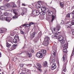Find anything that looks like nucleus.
<instances>
[{"label": "nucleus", "mask_w": 74, "mask_h": 74, "mask_svg": "<svg viewBox=\"0 0 74 74\" xmlns=\"http://www.w3.org/2000/svg\"><path fill=\"white\" fill-rule=\"evenodd\" d=\"M10 7H11V5L9 3L6 4L5 5V7L6 8H10Z\"/></svg>", "instance_id": "obj_26"}, {"label": "nucleus", "mask_w": 74, "mask_h": 74, "mask_svg": "<svg viewBox=\"0 0 74 74\" xmlns=\"http://www.w3.org/2000/svg\"><path fill=\"white\" fill-rule=\"evenodd\" d=\"M5 1H9V0H4Z\"/></svg>", "instance_id": "obj_61"}, {"label": "nucleus", "mask_w": 74, "mask_h": 74, "mask_svg": "<svg viewBox=\"0 0 74 74\" xmlns=\"http://www.w3.org/2000/svg\"><path fill=\"white\" fill-rule=\"evenodd\" d=\"M37 66L36 67L39 70H41L40 69L42 67L41 65L39 64V63H37L36 64Z\"/></svg>", "instance_id": "obj_9"}, {"label": "nucleus", "mask_w": 74, "mask_h": 74, "mask_svg": "<svg viewBox=\"0 0 74 74\" xmlns=\"http://www.w3.org/2000/svg\"><path fill=\"white\" fill-rule=\"evenodd\" d=\"M60 34V32H57L55 33V35H59Z\"/></svg>", "instance_id": "obj_33"}, {"label": "nucleus", "mask_w": 74, "mask_h": 74, "mask_svg": "<svg viewBox=\"0 0 74 74\" xmlns=\"http://www.w3.org/2000/svg\"><path fill=\"white\" fill-rule=\"evenodd\" d=\"M38 35L39 36L37 37L36 38H35L34 40V41L35 43L37 42L38 41L39 38H40V37L41 36V33L40 32L38 34Z\"/></svg>", "instance_id": "obj_5"}, {"label": "nucleus", "mask_w": 74, "mask_h": 74, "mask_svg": "<svg viewBox=\"0 0 74 74\" xmlns=\"http://www.w3.org/2000/svg\"><path fill=\"white\" fill-rule=\"evenodd\" d=\"M51 38L53 39H56L58 38V36L56 35H53L52 36Z\"/></svg>", "instance_id": "obj_21"}, {"label": "nucleus", "mask_w": 74, "mask_h": 74, "mask_svg": "<svg viewBox=\"0 0 74 74\" xmlns=\"http://www.w3.org/2000/svg\"><path fill=\"white\" fill-rule=\"evenodd\" d=\"M45 74H46V73H47V71H45Z\"/></svg>", "instance_id": "obj_60"}, {"label": "nucleus", "mask_w": 74, "mask_h": 74, "mask_svg": "<svg viewBox=\"0 0 74 74\" xmlns=\"http://www.w3.org/2000/svg\"><path fill=\"white\" fill-rule=\"evenodd\" d=\"M42 53L41 51L38 52L36 54V56L37 58H42Z\"/></svg>", "instance_id": "obj_6"}, {"label": "nucleus", "mask_w": 74, "mask_h": 74, "mask_svg": "<svg viewBox=\"0 0 74 74\" xmlns=\"http://www.w3.org/2000/svg\"><path fill=\"white\" fill-rule=\"evenodd\" d=\"M10 35L12 36H14V32H11L10 33Z\"/></svg>", "instance_id": "obj_40"}, {"label": "nucleus", "mask_w": 74, "mask_h": 74, "mask_svg": "<svg viewBox=\"0 0 74 74\" xmlns=\"http://www.w3.org/2000/svg\"><path fill=\"white\" fill-rule=\"evenodd\" d=\"M55 29H56V28H53V30L54 31V32H55L56 30Z\"/></svg>", "instance_id": "obj_55"}, {"label": "nucleus", "mask_w": 74, "mask_h": 74, "mask_svg": "<svg viewBox=\"0 0 74 74\" xmlns=\"http://www.w3.org/2000/svg\"><path fill=\"white\" fill-rule=\"evenodd\" d=\"M72 35H74V29L73 30V32L72 33Z\"/></svg>", "instance_id": "obj_52"}, {"label": "nucleus", "mask_w": 74, "mask_h": 74, "mask_svg": "<svg viewBox=\"0 0 74 74\" xmlns=\"http://www.w3.org/2000/svg\"><path fill=\"white\" fill-rule=\"evenodd\" d=\"M1 57V53H0V58Z\"/></svg>", "instance_id": "obj_59"}, {"label": "nucleus", "mask_w": 74, "mask_h": 74, "mask_svg": "<svg viewBox=\"0 0 74 74\" xmlns=\"http://www.w3.org/2000/svg\"><path fill=\"white\" fill-rule=\"evenodd\" d=\"M41 1H38V3L37 4H41Z\"/></svg>", "instance_id": "obj_48"}, {"label": "nucleus", "mask_w": 74, "mask_h": 74, "mask_svg": "<svg viewBox=\"0 0 74 74\" xmlns=\"http://www.w3.org/2000/svg\"><path fill=\"white\" fill-rule=\"evenodd\" d=\"M33 14L34 15V14H36V13L34 12V11L33 12Z\"/></svg>", "instance_id": "obj_56"}, {"label": "nucleus", "mask_w": 74, "mask_h": 74, "mask_svg": "<svg viewBox=\"0 0 74 74\" xmlns=\"http://www.w3.org/2000/svg\"><path fill=\"white\" fill-rule=\"evenodd\" d=\"M40 4H41L42 5H43V4H44V2H41V3H40Z\"/></svg>", "instance_id": "obj_49"}, {"label": "nucleus", "mask_w": 74, "mask_h": 74, "mask_svg": "<svg viewBox=\"0 0 74 74\" xmlns=\"http://www.w3.org/2000/svg\"><path fill=\"white\" fill-rule=\"evenodd\" d=\"M60 25H63L64 24V21L63 20L61 21V22L60 23Z\"/></svg>", "instance_id": "obj_37"}, {"label": "nucleus", "mask_w": 74, "mask_h": 74, "mask_svg": "<svg viewBox=\"0 0 74 74\" xmlns=\"http://www.w3.org/2000/svg\"><path fill=\"white\" fill-rule=\"evenodd\" d=\"M34 12L36 13V14H34V15H38L40 14V12L38 10H35L34 11Z\"/></svg>", "instance_id": "obj_18"}, {"label": "nucleus", "mask_w": 74, "mask_h": 74, "mask_svg": "<svg viewBox=\"0 0 74 74\" xmlns=\"http://www.w3.org/2000/svg\"><path fill=\"white\" fill-rule=\"evenodd\" d=\"M22 5H23V6H26V4L24 3H23L22 4Z\"/></svg>", "instance_id": "obj_50"}, {"label": "nucleus", "mask_w": 74, "mask_h": 74, "mask_svg": "<svg viewBox=\"0 0 74 74\" xmlns=\"http://www.w3.org/2000/svg\"><path fill=\"white\" fill-rule=\"evenodd\" d=\"M58 40L59 41H60V43L61 44H63L65 43V40L63 37V36H59L58 38Z\"/></svg>", "instance_id": "obj_2"}, {"label": "nucleus", "mask_w": 74, "mask_h": 74, "mask_svg": "<svg viewBox=\"0 0 74 74\" xmlns=\"http://www.w3.org/2000/svg\"><path fill=\"white\" fill-rule=\"evenodd\" d=\"M25 52L26 53L27 55L28 56V57L29 58H31L32 57V55L31 53H29V51H25Z\"/></svg>", "instance_id": "obj_12"}, {"label": "nucleus", "mask_w": 74, "mask_h": 74, "mask_svg": "<svg viewBox=\"0 0 74 74\" xmlns=\"http://www.w3.org/2000/svg\"><path fill=\"white\" fill-rule=\"evenodd\" d=\"M17 3H18V4L19 5L20 4H21V1H20V0H18L17 1Z\"/></svg>", "instance_id": "obj_44"}, {"label": "nucleus", "mask_w": 74, "mask_h": 74, "mask_svg": "<svg viewBox=\"0 0 74 74\" xmlns=\"http://www.w3.org/2000/svg\"><path fill=\"white\" fill-rule=\"evenodd\" d=\"M49 40V38L48 36H45L44 38V41H47L48 42V41Z\"/></svg>", "instance_id": "obj_13"}, {"label": "nucleus", "mask_w": 74, "mask_h": 74, "mask_svg": "<svg viewBox=\"0 0 74 74\" xmlns=\"http://www.w3.org/2000/svg\"><path fill=\"white\" fill-rule=\"evenodd\" d=\"M22 15H23V14H24L23 13H21Z\"/></svg>", "instance_id": "obj_63"}, {"label": "nucleus", "mask_w": 74, "mask_h": 74, "mask_svg": "<svg viewBox=\"0 0 74 74\" xmlns=\"http://www.w3.org/2000/svg\"><path fill=\"white\" fill-rule=\"evenodd\" d=\"M48 13L49 15H53V12L52 11H50L48 12Z\"/></svg>", "instance_id": "obj_34"}, {"label": "nucleus", "mask_w": 74, "mask_h": 74, "mask_svg": "<svg viewBox=\"0 0 74 74\" xmlns=\"http://www.w3.org/2000/svg\"><path fill=\"white\" fill-rule=\"evenodd\" d=\"M26 27H29H29L31 26V25H30L29 24H27L26 25Z\"/></svg>", "instance_id": "obj_42"}, {"label": "nucleus", "mask_w": 74, "mask_h": 74, "mask_svg": "<svg viewBox=\"0 0 74 74\" xmlns=\"http://www.w3.org/2000/svg\"><path fill=\"white\" fill-rule=\"evenodd\" d=\"M67 51V49L65 48V49H63V52H66Z\"/></svg>", "instance_id": "obj_38"}, {"label": "nucleus", "mask_w": 74, "mask_h": 74, "mask_svg": "<svg viewBox=\"0 0 74 74\" xmlns=\"http://www.w3.org/2000/svg\"><path fill=\"white\" fill-rule=\"evenodd\" d=\"M36 6L38 8H41V5L40 3H37L36 5Z\"/></svg>", "instance_id": "obj_20"}, {"label": "nucleus", "mask_w": 74, "mask_h": 74, "mask_svg": "<svg viewBox=\"0 0 74 74\" xmlns=\"http://www.w3.org/2000/svg\"><path fill=\"white\" fill-rule=\"evenodd\" d=\"M13 41L15 43V44H16L17 42V41H16V39L15 38H14L13 40Z\"/></svg>", "instance_id": "obj_32"}, {"label": "nucleus", "mask_w": 74, "mask_h": 74, "mask_svg": "<svg viewBox=\"0 0 74 74\" xmlns=\"http://www.w3.org/2000/svg\"><path fill=\"white\" fill-rule=\"evenodd\" d=\"M60 7L62 8H63L64 7V3L63 2H61L60 3Z\"/></svg>", "instance_id": "obj_19"}, {"label": "nucleus", "mask_w": 74, "mask_h": 74, "mask_svg": "<svg viewBox=\"0 0 74 74\" xmlns=\"http://www.w3.org/2000/svg\"><path fill=\"white\" fill-rule=\"evenodd\" d=\"M47 62L45 61L43 63V66L44 67H47Z\"/></svg>", "instance_id": "obj_15"}, {"label": "nucleus", "mask_w": 74, "mask_h": 74, "mask_svg": "<svg viewBox=\"0 0 74 74\" xmlns=\"http://www.w3.org/2000/svg\"><path fill=\"white\" fill-rule=\"evenodd\" d=\"M22 53H22V52H21V53H20V54H21H21H22Z\"/></svg>", "instance_id": "obj_64"}, {"label": "nucleus", "mask_w": 74, "mask_h": 74, "mask_svg": "<svg viewBox=\"0 0 74 74\" xmlns=\"http://www.w3.org/2000/svg\"><path fill=\"white\" fill-rule=\"evenodd\" d=\"M52 20H51V22H53V21H54V19H55V17L54 15H52Z\"/></svg>", "instance_id": "obj_25"}, {"label": "nucleus", "mask_w": 74, "mask_h": 74, "mask_svg": "<svg viewBox=\"0 0 74 74\" xmlns=\"http://www.w3.org/2000/svg\"><path fill=\"white\" fill-rule=\"evenodd\" d=\"M45 12H49V9H45Z\"/></svg>", "instance_id": "obj_39"}, {"label": "nucleus", "mask_w": 74, "mask_h": 74, "mask_svg": "<svg viewBox=\"0 0 74 74\" xmlns=\"http://www.w3.org/2000/svg\"><path fill=\"white\" fill-rule=\"evenodd\" d=\"M26 24H24L23 25V27H24V26H26Z\"/></svg>", "instance_id": "obj_53"}, {"label": "nucleus", "mask_w": 74, "mask_h": 74, "mask_svg": "<svg viewBox=\"0 0 74 74\" xmlns=\"http://www.w3.org/2000/svg\"><path fill=\"white\" fill-rule=\"evenodd\" d=\"M3 1V0H0V2H1Z\"/></svg>", "instance_id": "obj_62"}, {"label": "nucleus", "mask_w": 74, "mask_h": 74, "mask_svg": "<svg viewBox=\"0 0 74 74\" xmlns=\"http://www.w3.org/2000/svg\"><path fill=\"white\" fill-rule=\"evenodd\" d=\"M5 17L3 15L1 16V20H2V21H4V20H5Z\"/></svg>", "instance_id": "obj_22"}, {"label": "nucleus", "mask_w": 74, "mask_h": 74, "mask_svg": "<svg viewBox=\"0 0 74 74\" xmlns=\"http://www.w3.org/2000/svg\"><path fill=\"white\" fill-rule=\"evenodd\" d=\"M49 42L48 41H44L43 42V45L45 46H47L48 45Z\"/></svg>", "instance_id": "obj_14"}, {"label": "nucleus", "mask_w": 74, "mask_h": 74, "mask_svg": "<svg viewBox=\"0 0 74 74\" xmlns=\"http://www.w3.org/2000/svg\"><path fill=\"white\" fill-rule=\"evenodd\" d=\"M50 60L52 59V67H51V69L52 70H55L56 68V64L55 63V58L54 57H53L52 58L51 57L50 58Z\"/></svg>", "instance_id": "obj_1"}, {"label": "nucleus", "mask_w": 74, "mask_h": 74, "mask_svg": "<svg viewBox=\"0 0 74 74\" xmlns=\"http://www.w3.org/2000/svg\"><path fill=\"white\" fill-rule=\"evenodd\" d=\"M66 62V63H64V67L63 68V72L62 73V74H65L63 72H66V65H67V61Z\"/></svg>", "instance_id": "obj_7"}, {"label": "nucleus", "mask_w": 74, "mask_h": 74, "mask_svg": "<svg viewBox=\"0 0 74 74\" xmlns=\"http://www.w3.org/2000/svg\"><path fill=\"white\" fill-rule=\"evenodd\" d=\"M42 52V55H43V54H45L47 53L46 51V50H42V51H40Z\"/></svg>", "instance_id": "obj_24"}, {"label": "nucleus", "mask_w": 74, "mask_h": 74, "mask_svg": "<svg viewBox=\"0 0 74 74\" xmlns=\"http://www.w3.org/2000/svg\"><path fill=\"white\" fill-rule=\"evenodd\" d=\"M12 18L11 17H5V20L6 21H8V22H10L11 20H12Z\"/></svg>", "instance_id": "obj_8"}, {"label": "nucleus", "mask_w": 74, "mask_h": 74, "mask_svg": "<svg viewBox=\"0 0 74 74\" xmlns=\"http://www.w3.org/2000/svg\"><path fill=\"white\" fill-rule=\"evenodd\" d=\"M42 15H45V11H42Z\"/></svg>", "instance_id": "obj_43"}, {"label": "nucleus", "mask_w": 74, "mask_h": 74, "mask_svg": "<svg viewBox=\"0 0 74 74\" xmlns=\"http://www.w3.org/2000/svg\"><path fill=\"white\" fill-rule=\"evenodd\" d=\"M68 46L66 44H65L63 46V49H65V48H67Z\"/></svg>", "instance_id": "obj_28"}, {"label": "nucleus", "mask_w": 74, "mask_h": 74, "mask_svg": "<svg viewBox=\"0 0 74 74\" xmlns=\"http://www.w3.org/2000/svg\"><path fill=\"white\" fill-rule=\"evenodd\" d=\"M13 11L14 14H15V16H14L13 17V19H16L19 16L18 15V13H17V10L16 9H14L12 10Z\"/></svg>", "instance_id": "obj_3"}, {"label": "nucleus", "mask_w": 74, "mask_h": 74, "mask_svg": "<svg viewBox=\"0 0 74 74\" xmlns=\"http://www.w3.org/2000/svg\"><path fill=\"white\" fill-rule=\"evenodd\" d=\"M7 32V29L3 28L1 30H0V33H5Z\"/></svg>", "instance_id": "obj_11"}, {"label": "nucleus", "mask_w": 74, "mask_h": 74, "mask_svg": "<svg viewBox=\"0 0 74 74\" xmlns=\"http://www.w3.org/2000/svg\"><path fill=\"white\" fill-rule=\"evenodd\" d=\"M17 46V45H14L13 46H12L10 48V50L12 51L14 49H15L16 48V47Z\"/></svg>", "instance_id": "obj_10"}, {"label": "nucleus", "mask_w": 74, "mask_h": 74, "mask_svg": "<svg viewBox=\"0 0 74 74\" xmlns=\"http://www.w3.org/2000/svg\"><path fill=\"white\" fill-rule=\"evenodd\" d=\"M31 52L32 53H34V50L32 49H31Z\"/></svg>", "instance_id": "obj_51"}, {"label": "nucleus", "mask_w": 74, "mask_h": 74, "mask_svg": "<svg viewBox=\"0 0 74 74\" xmlns=\"http://www.w3.org/2000/svg\"><path fill=\"white\" fill-rule=\"evenodd\" d=\"M21 34H25V33L22 30H21Z\"/></svg>", "instance_id": "obj_41"}, {"label": "nucleus", "mask_w": 74, "mask_h": 74, "mask_svg": "<svg viewBox=\"0 0 74 74\" xmlns=\"http://www.w3.org/2000/svg\"><path fill=\"white\" fill-rule=\"evenodd\" d=\"M41 8L42 11H45V10L46 9V7L44 6H42L41 7Z\"/></svg>", "instance_id": "obj_17"}, {"label": "nucleus", "mask_w": 74, "mask_h": 74, "mask_svg": "<svg viewBox=\"0 0 74 74\" xmlns=\"http://www.w3.org/2000/svg\"><path fill=\"white\" fill-rule=\"evenodd\" d=\"M11 46V44H9L8 43V42H7L6 43V47H8V48H10V47Z\"/></svg>", "instance_id": "obj_27"}, {"label": "nucleus", "mask_w": 74, "mask_h": 74, "mask_svg": "<svg viewBox=\"0 0 74 74\" xmlns=\"http://www.w3.org/2000/svg\"><path fill=\"white\" fill-rule=\"evenodd\" d=\"M35 32H34L32 33V34L31 35V36H32V37H34V36H35Z\"/></svg>", "instance_id": "obj_30"}, {"label": "nucleus", "mask_w": 74, "mask_h": 74, "mask_svg": "<svg viewBox=\"0 0 74 74\" xmlns=\"http://www.w3.org/2000/svg\"><path fill=\"white\" fill-rule=\"evenodd\" d=\"M2 14V12H1V11H0V15H1Z\"/></svg>", "instance_id": "obj_57"}, {"label": "nucleus", "mask_w": 74, "mask_h": 74, "mask_svg": "<svg viewBox=\"0 0 74 74\" xmlns=\"http://www.w3.org/2000/svg\"><path fill=\"white\" fill-rule=\"evenodd\" d=\"M74 49L72 51V53L71 54V58H72V57H73V56L74 54Z\"/></svg>", "instance_id": "obj_36"}, {"label": "nucleus", "mask_w": 74, "mask_h": 74, "mask_svg": "<svg viewBox=\"0 0 74 74\" xmlns=\"http://www.w3.org/2000/svg\"><path fill=\"white\" fill-rule=\"evenodd\" d=\"M4 9H5V7H4V6H0V10H4Z\"/></svg>", "instance_id": "obj_29"}, {"label": "nucleus", "mask_w": 74, "mask_h": 74, "mask_svg": "<svg viewBox=\"0 0 74 74\" xmlns=\"http://www.w3.org/2000/svg\"><path fill=\"white\" fill-rule=\"evenodd\" d=\"M28 7L29 8H31V9H32V6H28Z\"/></svg>", "instance_id": "obj_58"}, {"label": "nucleus", "mask_w": 74, "mask_h": 74, "mask_svg": "<svg viewBox=\"0 0 74 74\" xmlns=\"http://www.w3.org/2000/svg\"><path fill=\"white\" fill-rule=\"evenodd\" d=\"M31 64H28L27 65V66H29V67H30V65Z\"/></svg>", "instance_id": "obj_54"}, {"label": "nucleus", "mask_w": 74, "mask_h": 74, "mask_svg": "<svg viewBox=\"0 0 74 74\" xmlns=\"http://www.w3.org/2000/svg\"><path fill=\"white\" fill-rule=\"evenodd\" d=\"M52 48L53 49V53L54 56H56V52L57 50V46L55 45H54L52 47Z\"/></svg>", "instance_id": "obj_4"}, {"label": "nucleus", "mask_w": 74, "mask_h": 74, "mask_svg": "<svg viewBox=\"0 0 74 74\" xmlns=\"http://www.w3.org/2000/svg\"><path fill=\"white\" fill-rule=\"evenodd\" d=\"M65 58H66V55H63V57L62 58V60H63V61H64V59H65Z\"/></svg>", "instance_id": "obj_31"}, {"label": "nucleus", "mask_w": 74, "mask_h": 74, "mask_svg": "<svg viewBox=\"0 0 74 74\" xmlns=\"http://www.w3.org/2000/svg\"><path fill=\"white\" fill-rule=\"evenodd\" d=\"M5 16H8L9 15V13L6 12L4 13Z\"/></svg>", "instance_id": "obj_35"}, {"label": "nucleus", "mask_w": 74, "mask_h": 74, "mask_svg": "<svg viewBox=\"0 0 74 74\" xmlns=\"http://www.w3.org/2000/svg\"><path fill=\"white\" fill-rule=\"evenodd\" d=\"M13 7H16V4H13Z\"/></svg>", "instance_id": "obj_46"}, {"label": "nucleus", "mask_w": 74, "mask_h": 74, "mask_svg": "<svg viewBox=\"0 0 74 74\" xmlns=\"http://www.w3.org/2000/svg\"><path fill=\"white\" fill-rule=\"evenodd\" d=\"M60 28H61V27L59 25H58L57 26L56 29L58 30V31H59V30L60 29Z\"/></svg>", "instance_id": "obj_16"}, {"label": "nucleus", "mask_w": 74, "mask_h": 74, "mask_svg": "<svg viewBox=\"0 0 74 74\" xmlns=\"http://www.w3.org/2000/svg\"><path fill=\"white\" fill-rule=\"evenodd\" d=\"M68 18V19H70V13H68L66 14V18Z\"/></svg>", "instance_id": "obj_23"}, {"label": "nucleus", "mask_w": 74, "mask_h": 74, "mask_svg": "<svg viewBox=\"0 0 74 74\" xmlns=\"http://www.w3.org/2000/svg\"><path fill=\"white\" fill-rule=\"evenodd\" d=\"M20 66L21 67H23V64H21L20 65Z\"/></svg>", "instance_id": "obj_47"}, {"label": "nucleus", "mask_w": 74, "mask_h": 74, "mask_svg": "<svg viewBox=\"0 0 74 74\" xmlns=\"http://www.w3.org/2000/svg\"><path fill=\"white\" fill-rule=\"evenodd\" d=\"M34 23H29V25H34Z\"/></svg>", "instance_id": "obj_45"}]
</instances>
